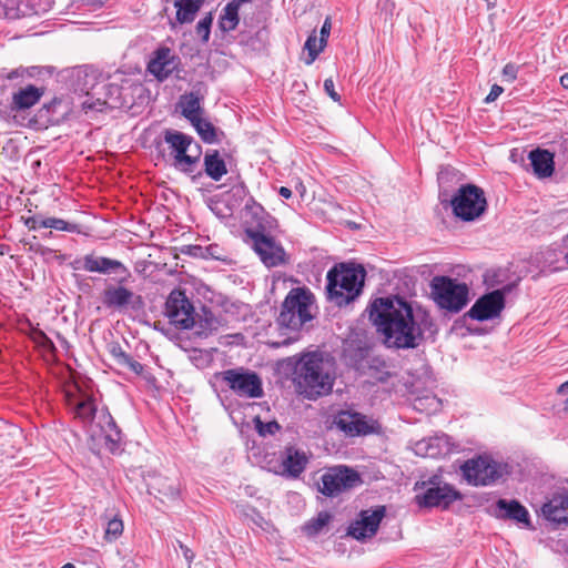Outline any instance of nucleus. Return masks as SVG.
I'll list each match as a JSON object with an SVG mask.
<instances>
[{
    "label": "nucleus",
    "mask_w": 568,
    "mask_h": 568,
    "mask_svg": "<svg viewBox=\"0 0 568 568\" xmlns=\"http://www.w3.org/2000/svg\"><path fill=\"white\" fill-rule=\"evenodd\" d=\"M194 306L181 290H173L165 302V315L170 323L181 329L192 328Z\"/></svg>",
    "instance_id": "f8f14e48"
},
{
    "label": "nucleus",
    "mask_w": 568,
    "mask_h": 568,
    "mask_svg": "<svg viewBox=\"0 0 568 568\" xmlns=\"http://www.w3.org/2000/svg\"><path fill=\"white\" fill-rule=\"evenodd\" d=\"M324 90L333 101L338 102L341 100V95L335 90L333 79L329 78L324 81Z\"/></svg>",
    "instance_id": "09e8293b"
},
{
    "label": "nucleus",
    "mask_w": 568,
    "mask_h": 568,
    "mask_svg": "<svg viewBox=\"0 0 568 568\" xmlns=\"http://www.w3.org/2000/svg\"><path fill=\"white\" fill-rule=\"evenodd\" d=\"M496 516L530 526V516L525 506L516 499H498L496 501Z\"/></svg>",
    "instance_id": "5701e85b"
},
{
    "label": "nucleus",
    "mask_w": 568,
    "mask_h": 568,
    "mask_svg": "<svg viewBox=\"0 0 568 568\" xmlns=\"http://www.w3.org/2000/svg\"><path fill=\"white\" fill-rule=\"evenodd\" d=\"M193 318L194 324H192V328L195 329V334L200 337H207L217 331L220 326V321L206 306H202L200 312H195Z\"/></svg>",
    "instance_id": "bb28decb"
},
{
    "label": "nucleus",
    "mask_w": 568,
    "mask_h": 568,
    "mask_svg": "<svg viewBox=\"0 0 568 568\" xmlns=\"http://www.w3.org/2000/svg\"><path fill=\"white\" fill-rule=\"evenodd\" d=\"M23 74H24V70L23 69H16V70H12L11 72H9L6 78L8 80H13V79L23 77Z\"/></svg>",
    "instance_id": "13d9d810"
},
{
    "label": "nucleus",
    "mask_w": 568,
    "mask_h": 568,
    "mask_svg": "<svg viewBox=\"0 0 568 568\" xmlns=\"http://www.w3.org/2000/svg\"><path fill=\"white\" fill-rule=\"evenodd\" d=\"M416 455L428 458H439L452 452L450 437L442 434L424 438L415 444Z\"/></svg>",
    "instance_id": "aec40b11"
},
{
    "label": "nucleus",
    "mask_w": 568,
    "mask_h": 568,
    "mask_svg": "<svg viewBox=\"0 0 568 568\" xmlns=\"http://www.w3.org/2000/svg\"><path fill=\"white\" fill-rule=\"evenodd\" d=\"M182 555L183 557L185 558L187 565H189V568L191 567V564L193 562L194 558H195V554L193 552L192 549H190L187 546L185 547H182Z\"/></svg>",
    "instance_id": "5fc2aeb1"
},
{
    "label": "nucleus",
    "mask_w": 568,
    "mask_h": 568,
    "mask_svg": "<svg viewBox=\"0 0 568 568\" xmlns=\"http://www.w3.org/2000/svg\"><path fill=\"white\" fill-rule=\"evenodd\" d=\"M277 229V220L251 197V240L275 233Z\"/></svg>",
    "instance_id": "a211bd4d"
},
{
    "label": "nucleus",
    "mask_w": 568,
    "mask_h": 568,
    "mask_svg": "<svg viewBox=\"0 0 568 568\" xmlns=\"http://www.w3.org/2000/svg\"><path fill=\"white\" fill-rule=\"evenodd\" d=\"M335 359L325 352L302 355L295 367L297 392L307 399H316L332 392L335 381Z\"/></svg>",
    "instance_id": "f03ea898"
},
{
    "label": "nucleus",
    "mask_w": 568,
    "mask_h": 568,
    "mask_svg": "<svg viewBox=\"0 0 568 568\" xmlns=\"http://www.w3.org/2000/svg\"><path fill=\"white\" fill-rule=\"evenodd\" d=\"M270 17V11L268 9L267 10H264L262 11L261 13V18L258 19V22H265L267 20V18Z\"/></svg>",
    "instance_id": "0e129e2a"
},
{
    "label": "nucleus",
    "mask_w": 568,
    "mask_h": 568,
    "mask_svg": "<svg viewBox=\"0 0 568 568\" xmlns=\"http://www.w3.org/2000/svg\"><path fill=\"white\" fill-rule=\"evenodd\" d=\"M123 366L128 367L136 375L142 374L144 369V366L140 362L133 359L131 356H129L128 361L123 363Z\"/></svg>",
    "instance_id": "8fccbe9b"
},
{
    "label": "nucleus",
    "mask_w": 568,
    "mask_h": 568,
    "mask_svg": "<svg viewBox=\"0 0 568 568\" xmlns=\"http://www.w3.org/2000/svg\"><path fill=\"white\" fill-rule=\"evenodd\" d=\"M460 471L469 485L489 486L503 477L505 467L488 456H477L466 460Z\"/></svg>",
    "instance_id": "6e6552de"
},
{
    "label": "nucleus",
    "mask_w": 568,
    "mask_h": 568,
    "mask_svg": "<svg viewBox=\"0 0 568 568\" xmlns=\"http://www.w3.org/2000/svg\"><path fill=\"white\" fill-rule=\"evenodd\" d=\"M372 363H377L378 365H369V371H374V373H371V375L379 383L387 382L390 377V374L389 372L385 371L386 364L378 361L377 358L372 359Z\"/></svg>",
    "instance_id": "79ce46f5"
},
{
    "label": "nucleus",
    "mask_w": 568,
    "mask_h": 568,
    "mask_svg": "<svg viewBox=\"0 0 568 568\" xmlns=\"http://www.w3.org/2000/svg\"><path fill=\"white\" fill-rule=\"evenodd\" d=\"M178 67L176 58L171 50L162 47L154 52V57L148 63V71L158 80H165Z\"/></svg>",
    "instance_id": "412c9836"
},
{
    "label": "nucleus",
    "mask_w": 568,
    "mask_h": 568,
    "mask_svg": "<svg viewBox=\"0 0 568 568\" xmlns=\"http://www.w3.org/2000/svg\"><path fill=\"white\" fill-rule=\"evenodd\" d=\"M560 84L565 88V89H568V72L562 74L560 77Z\"/></svg>",
    "instance_id": "e2e57ef3"
},
{
    "label": "nucleus",
    "mask_w": 568,
    "mask_h": 568,
    "mask_svg": "<svg viewBox=\"0 0 568 568\" xmlns=\"http://www.w3.org/2000/svg\"><path fill=\"white\" fill-rule=\"evenodd\" d=\"M308 456L304 450L288 446L281 456V475L287 478H297L305 470Z\"/></svg>",
    "instance_id": "6ab92c4d"
},
{
    "label": "nucleus",
    "mask_w": 568,
    "mask_h": 568,
    "mask_svg": "<svg viewBox=\"0 0 568 568\" xmlns=\"http://www.w3.org/2000/svg\"><path fill=\"white\" fill-rule=\"evenodd\" d=\"M243 239L244 241H248V226H244L243 229Z\"/></svg>",
    "instance_id": "69168bd1"
},
{
    "label": "nucleus",
    "mask_w": 568,
    "mask_h": 568,
    "mask_svg": "<svg viewBox=\"0 0 568 568\" xmlns=\"http://www.w3.org/2000/svg\"><path fill=\"white\" fill-rule=\"evenodd\" d=\"M204 1L205 0H174L176 20L180 23L192 22Z\"/></svg>",
    "instance_id": "2f4dec72"
},
{
    "label": "nucleus",
    "mask_w": 568,
    "mask_h": 568,
    "mask_svg": "<svg viewBox=\"0 0 568 568\" xmlns=\"http://www.w3.org/2000/svg\"><path fill=\"white\" fill-rule=\"evenodd\" d=\"M542 516L558 525H568V491L557 493L541 506Z\"/></svg>",
    "instance_id": "4be33fe9"
},
{
    "label": "nucleus",
    "mask_w": 568,
    "mask_h": 568,
    "mask_svg": "<svg viewBox=\"0 0 568 568\" xmlns=\"http://www.w3.org/2000/svg\"><path fill=\"white\" fill-rule=\"evenodd\" d=\"M189 253L194 257H202L204 256V246L201 245H192L189 247Z\"/></svg>",
    "instance_id": "6e6d98bb"
},
{
    "label": "nucleus",
    "mask_w": 568,
    "mask_h": 568,
    "mask_svg": "<svg viewBox=\"0 0 568 568\" xmlns=\"http://www.w3.org/2000/svg\"><path fill=\"white\" fill-rule=\"evenodd\" d=\"M148 491L162 501L165 499L174 500L179 496L176 481L163 476L151 477L148 483Z\"/></svg>",
    "instance_id": "a878e982"
},
{
    "label": "nucleus",
    "mask_w": 568,
    "mask_h": 568,
    "mask_svg": "<svg viewBox=\"0 0 568 568\" xmlns=\"http://www.w3.org/2000/svg\"><path fill=\"white\" fill-rule=\"evenodd\" d=\"M369 318L383 344L393 349L419 347L425 332L433 326V318L425 308L399 296L375 298L369 306Z\"/></svg>",
    "instance_id": "f257e3e1"
},
{
    "label": "nucleus",
    "mask_w": 568,
    "mask_h": 568,
    "mask_svg": "<svg viewBox=\"0 0 568 568\" xmlns=\"http://www.w3.org/2000/svg\"><path fill=\"white\" fill-rule=\"evenodd\" d=\"M40 227L54 229L58 231H67L71 233H81L80 225L75 223H69L62 219L47 217L40 221Z\"/></svg>",
    "instance_id": "c9c22d12"
},
{
    "label": "nucleus",
    "mask_w": 568,
    "mask_h": 568,
    "mask_svg": "<svg viewBox=\"0 0 568 568\" xmlns=\"http://www.w3.org/2000/svg\"><path fill=\"white\" fill-rule=\"evenodd\" d=\"M423 494L416 495V501L424 507H439L447 509L454 501L462 499V494L449 484H434Z\"/></svg>",
    "instance_id": "4468645a"
},
{
    "label": "nucleus",
    "mask_w": 568,
    "mask_h": 568,
    "mask_svg": "<svg viewBox=\"0 0 568 568\" xmlns=\"http://www.w3.org/2000/svg\"><path fill=\"white\" fill-rule=\"evenodd\" d=\"M71 405L77 418H80L84 423L92 422L95 416L97 407L91 398L78 399Z\"/></svg>",
    "instance_id": "473e14b6"
},
{
    "label": "nucleus",
    "mask_w": 568,
    "mask_h": 568,
    "mask_svg": "<svg viewBox=\"0 0 568 568\" xmlns=\"http://www.w3.org/2000/svg\"><path fill=\"white\" fill-rule=\"evenodd\" d=\"M251 241L253 242V250L266 267H275L286 262L285 250L275 240L274 233L260 235Z\"/></svg>",
    "instance_id": "f3484780"
},
{
    "label": "nucleus",
    "mask_w": 568,
    "mask_h": 568,
    "mask_svg": "<svg viewBox=\"0 0 568 568\" xmlns=\"http://www.w3.org/2000/svg\"><path fill=\"white\" fill-rule=\"evenodd\" d=\"M75 270H83L90 273H100L104 275L119 274L118 278L120 284L128 282L131 277L129 268L119 260H113L105 256H99L95 254H87L74 261Z\"/></svg>",
    "instance_id": "9b49d317"
},
{
    "label": "nucleus",
    "mask_w": 568,
    "mask_h": 568,
    "mask_svg": "<svg viewBox=\"0 0 568 568\" xmlns=\"http://www.w3.org/2000/svg\"><path fill=\"white\" fill-rule=\"evenodd\" d=\"M42 219L39 217V216H29L24 220V225L29 229V230H36L37 227H40V221Z\"/></svg>",
    "instance_id": "864d4df0"
},
{
    "label": "nucleus",
    "mask_w": 568,
    "mask_h": 568,
    "mask_svg": "<svg viewBox=\"0 0 568 568\" xmlns=\"http://www.w3.org/2000/svg\"><path fill=\"white\" fill-rule=\"evenodd\" d=\"M109 284L105 286L101 294L102 304L110 310H116L120 312L132 310L139 311L143 307V298L141 295L135 294L130 288L123 285Z\"/></svg>",
    "instance_id": "ddd939ff"
},
{
    "label": "nucleus",
    "mask_w": 568,
    "mask_h": 568,
    "mask_svg": "<svg viewBox=\"0 0 568 568\" xmlns=\"http://www.w3.org/2000/svg\"><path fill=\"white\" fill-rule=\"evenodd\" d=\"M191 123L205 143L217 141L216 129L210 121L200 116Z\"/></svg>",
    "instance_id": "f704fd0d"
},
{
    "label": "nucleus",
    "mask_w": 568,
    "mask_h": 568,
    "mask_svg": "<svg viewBox=\"0 0 568 568\" xmlns=\"http://www.w3.org/2000/svg\"><path fill=\"white\" fill-rule=\"evenodd\" d=\"M267 36V31L265 29V27L263 26L257 32H256V37L260 39V40H264Z\"/></svg>",
    "instance_id": "052dcab7"
},
{
    "label": "nucleus",
    "mask_w": 568,
    "mask_h": 568,
    "mask_svg": "<svg viewBox=\"0 0 568 568\" xmlns=\"http://www.w3.org/2000/svg\"><path fill=\"white\" fill-rule=\"evenodd\" d=\"M204 171L214 181H220L227 173L224 160L219 151L206 152L204 155Z\"/></svg>",
    "instance_id": "7c9ffc66"
},
{
    "label": "nucleus",
    "mask_w": 568,
    "mask_h": 568,
    "mask_svg": "<svg viewBox=\"0 0 568 568\" xmlns=\"http://www.w3.org/2000/svg\"><path fill=\"white\" fill-rule=\"evenodd\" d=\"M430 294L443 310L459 312L468 302V286L448 276H435L430 282Z\"/></svg>",
    "instance_id": "423d86ee"
},
{
    "label": "nucleus",
    "mask_w": 568,
    "mask_h": 568,
    "mask_svg": "<svg viewBox=\"0 0 568 568\" xmlns=\"http://www.w3.org/2000/svg\"><path fill=\"white\" fill-rule=\"evenodd\" d=\"M361 483L362 479L357 471L346 466H337L329 468L321 476L318 490L327 497H333Z\"/></svg>",
    "instance_id": "9d476101"
},
{
    "label": "nucleus",
    "mask_w": 568,
    "mask_h": 568,
    "mask_svg": "<svg viewBox=\"0 0 568 568\" xmlns=\"http://www.w3.org/2000/svg\"><path fill=\"white\" fill-rule=\"evenodd\" d=\"M329 32H331V20H329V18H326V20L324 21V23H323V26L321 28V37H320V39H321V43L322 44L326 45Z\"/></svg>",
    "instance_id": "603ef678"
},
{
    "label": "nucleus",
    "mask_w": 568,
    "mask_h": 568,
    "mask_svg": "<svg viewBox=\"0 0 568 568\" xmlns=\"http://www.w3.org/2000/svg\"><path fill=\"white\" fill-rule=\"evenodd\" d=\"M104 519L106 521L104 539L109 542H112L123 534V521L118 515L112 514H105Z\"/></svg>",
    "instance_id": "72a5a7b5"
},
{
    "label": "nucleus",
    "mask_w": 568,
    "mask_h": 568,
    "mask_svg": "<svg viewBox=\"0 0 568 568\" xmlns=\"http://www.w3.org/2000/svg\"><path fill=\"white\" fill-rule=\"evenodd\" d=\"M365 275L363 266H334L326 276L327 298L339 307L352 303L362 293Z\"/></svg>",
    "instance_id": "7ed1b4c3"
},
{
    "label": "nucleus",
    "mask_w": 568,
    "mask_h": 568,
    "mask_svg": "<svg viewBox=\"0 0 568 568\" xmlns=\"http://www.w3.org/2000/svg\"><path fill=\"white\" fill-rule=\"evenodd\" d=\"M212 21L213 18L212 14L210 13L206 17L202 18L196 24V33L199 37L202 38L204 42H206L210 39Z\"/></svg>",
    "instance_id": "37998d69"
},
{
    "label": "nucleus",
    "mask_w": 568,
    "mask_h": 568,
    "mask_svg": "<svg viewBox=\"0 0 568 568\" xmlns=\"http://www.w3.org/2000/svg\"><path fill=\"white\" fill-rule=\"evenodd\" d=\"M263 395L262 381L258 375L251 372V398H258Z\"/></svg>",
    "instance_id": "c03bdc74"
},
{
    "label": "nucleus",
    "mask_w": 568,
    "mask_h": 568,
    "mask_svg": "<svg viewBox=\"0 0 568 568\" xmlns=\"http://www.w3.org/2000/svg\"><path fill=\"white\" fill-rule=\"evenodd\" d=\"M324 48L325 44L321 43V39L317 40L315 31L310 34L304 44V49L308 52V59L305 61L306 64H312Z\"/></svg>",
    "instance_id": "ea45409f"
},
{
    "label": "nucleus",
    "mask_w": 568,
    "mask_h": 568,
    "mask_svg": "<svg viewBox=\"0 0 568 568\" xmlns=\"http://www.w3.org/2000/svg\"><path fill=\"white\" fill-rule=\"evenodd\" d=\"M230 418L233 424L240 429L242 435H245L248 432V424L246 422L245 406L236 405L233 406L230 410Z\"/></svg>",
    "instance_id": "58836bf2"
},
{
    "label": "nucleus",
    "mask_w": 568,
    "mask_h": 568,
    "mask_svg": "<svg viewBox=\"0 0 568 568\" xmlns=\"http://www.w3.org/2000/svg\"><path fill=\"white\" fill-rule=\"evenodd\" d=\"M253 423L255 425V429L256 432L258 433V435L261 437H267V436H273L275 435L281 426L278 425L277 422L275 420H271V422H267V423H263L261 417L258 415H255L253 417Z\"/></svg>",
    "instance_id": "a19ab883"
},
{
    "label": "nucleus",
    "mask_w": 568,
    "mask_h": 568,
    "mask_svg": "<svg viewBox=\"0 0 568 568\" xmlns=\"http://www.w3.org/2000/svg\"><path fill=\"white\" fill-rule=\"evenodd\" d=\"M101 418L103 420L101 428L104 434L105 445L110 452L114 453L122 440V433L110 414H104Z\"/></svg>",
    "instance_id": "c756f323"
},
{
    "label": "nucleus",
    "mask_w": 568,
    "mask_h": 568,
    "mask_svg": "<svg viewBox=\"0 0 568 568\" xmlns=\"http://www.w3.org/2000/svg\"><path fill=\"white\" fill-rule=\"evenodd\" d=\"M331 518V514L327 511H321L316 517L305 523L303 529L308 536H315L321 532L326 525H328Z\"/></svg>",
    "instance_id": "e433bc0d"
},
{
    "label": "nucleus",
    "mask_w": 568,
    "mask_h": 568,
    "mask_svg": "<svg viewBox=\"0 0 568 568\" xmlns=\"http://www.w3.org/2000/svg\"><path fill=\"white\" fill-rule=\"evenodd\" d=\"M557 393H558V394H566V393H568V381H567V382H565V383H562V384L558 387Z\"/></svg>",
    "instance_id": "680f3d73"
},
{
    "label": "nucleus",
    "mask_w": 568,
    "mask_h": 568,
    "mask_svg": "<svg viewBox=\"0 0 568 568\" xmlns=\"http://www.w3.org/2000/svg\"><path fill=\"white\" fill-rule=\"evenodd\" d=\"M42 95L43 89L38 88L33 84H29L26 88H20L12 94L10 109L14 112L28 110L36 105L40 101Z\"/></svg>",
    "instance_id": "393cba45"
},
{
    "label": "nucleus",
    "mask_w": 568,
    "mask_h": 568,
    "mask_svg": "<svg viewBox=\"0 0 568 568\" xmlns=\"http://www.w3.org/2000/svg\"><path fill=\"white\" fill-rule=\"evenodd\" d=\"M223 250L217 244L204 246L203 258L223 260Z\"/></svg>",
    "instance_id": "49530a36"
},
{
    "label": "nucleus",
    "mask_w": 568,
    "mask_h": 568,
    "mask_svg": "<svg viewBox=\"0 0 568 568\" xmlns=\"http://www.w3.org/2000/svg\"><path fill=\"white\" fill-rule=\"evenodd\" d=\"M518 73V67L513 63H507L503 69L504 80L507 82H513L516 80Z\"/></svg>",
    "instance_id": "de8ad7c7"
},
{
    "label": "nucleus",
    "mask_w": 568,
    "mask_h": 568,
    "mask_svg": "<svg viewBox=\"0 0 568 568\" xmlns=\"http://www.w3.org/2000/svg\"><path fill=\"white\" fill-rule=\"evenodd\" d=\"M504 307L505 294L503 291L496 290L479 297L467 312V316L484 322L498 317Z\"/></svg>",
    "instance_id": "dca6fc26"
},
{
    "label": "nucleus",
    "mask_w": 568,
    "mask_h": 568,
    "mask_svg": "<svg viewBox=\"0 0 568 568\" xmlns=\"http://www.w3.org/2000/svg\"><path fill=\"white\" fill-rule=\"evenodd\" d=\"M278 194L284 199H290L292 196V191L286 186H281Z\"/></svg>",
    "instance_id": "bf43d9fd"
},
{
    "label": "nucleus",
    "mask_w": 568,
    "mask_h": 568,
    "mask_svg": "<svg viewBox=\"0 0 568 568\" xmlns=\"http://www.w3.org/2000/svg\"><path fill=\"white\" fill-rule=\"evenodd\" d=\"M503 91H504V89L500 85L494 84L490 89V92L485 98V102L486 103L494 102L503 93Z\"/></svg>",
    "instance_id": "3c124183"
},
{
    "label": "nucleus",
    "mask_w": 568,
    "mask_h": 568,
    "mask_svg": "<svg viewBox=\"0 0 568 568\" xmlns=\"http://www.w3.org/2000/svg\"><path fill=\"white\" fill-rule=\"evenodd\" d=\"M333 424L346 436L357 437L381 434L383 428L377 419L354 409H342L334 416Z\"/></svg>",
    "instance_id": "1a4fd4ad"
},
{
    "label": "nucleus",
    "mask_w": 568,
    "mask_h": 568,
    "mask_svg": "<svg viewBox=\"0 0 568 568\" xmlns=\"http://www.w3.org/2000/svg\"><path fill=\"white\" fill-rule=\"evenodd\" d=\"M528 158L538 178H548L554 173V155L548 150H532Z\"/></svg>",
    "instance_id": "cd10ccee"
},
{
    "label": "nucleus",
    "mask_w": 568,
    "mask_h": 568,
    "mask_svg": "<svg viewBox=\"0 0 568 568\" xmlns=\"http://www.w3.org/2000/svg\"><path fill=\"white\" fill-rule=\"evenodd\" d=\"M454 214L466 222L478 219L487 207L481 187L475 184L462 185L450 201Z\"/></svg>",
    "instance_id": "0eeeda50"
},
{
    "label": "nucleus",
    "mask_w": 568,
    "mask_h": 568,
    "mask_svg": "<svg viewBox=\"0 0 568 568\" xmlns=\"http://www.w3.org/2000/svg\"><path fill=\"white\" fill-rule=\"evenodd\" d=\"M61 568H75L74 565L68 562L65 565H63Z\"/></svg>",
    "instance_id": "338daca9"
},
{
    "label": "nucleus",
    "mask_w": 568,
    "mask_h": 568,
    "mask_svg": "<svg viewBox=\"0 0 568 568\" xmlns=\"http://www.w3.org/2000/svg\"><path fill=\"white\" fill-rule=\"evenodd\" d=\"M246 2H248V0H232L224 7L222 13L220 14V19H219V27L222 31L229 32V31L234 30L237 27L239 21H240V18H239L240 7Z\"/></svg>",
    "instance_id": "c85d7f7f"
},
{
    "label": "nucleus",
    "mask_w": 568,
    "mask_h": 568,
    "mask_svg": "<svg viewBox=\"0 0 568 568\" xmlns=\"http://www.w3.org/2000/svg\"><path fill=\"white\" fill-rule=\"evenodd\" d=\"M263 307L265 308L263 311V313L266 314V317L263 320V323H262L261 327H266V326L271 325L272 307L270 305H265Z\"/></svg>",
    "instance_id": "4d7b16f0"
},
{
    "label": "nucleus",
    "mask_w": 568,
    "mask_h": 568,
    "mask_svg": "<svg viewBox=\"0 0 568 568\" xmlns=\"http://www.w3.org/2000/svg\"><path fill=\"white\" fill-rule=\"evenodd\" d=\"M565 410L568 412V398L565 400Z\"/></svg>",
    "instance_id": "774afa93"
},
{
    "label": "nucleus",
    "mask_w": 568,
    "mask_h": 568,
    "mask_svg": "<svg viewBox=\"0 0 568 568\" xmlns=\"http://www.w3.org/2000/svg\"><path fill=\"white\" fill-rule=\"evenodd\" d=\"M110 354L113 357V359L116 362V364H119L121 366H123V363L125 361H128V357L130 356L122 349V347L119 344L111 345Z\"/></svg>",
    "instance_id": "a18cd8bd"
},
{
    "label": "nucleus",
    "mask_w": 568,
    "mask_h": 568,
    "mask_svg": "<svg viewBox=\"0 0 568 568\" xmlns=\"http://www.w3.org/2000/svg\"><path fill=\"white\" fill-rule=\"evenodd\" d=\"M313 304L314 295L308 288H292L282 303L277 317L278 325L291 331L301 329L313 318Z\"/></svg>",
    "instance_id": "20e7f679"
},
{
    "label": "nucleus",
    "mask_w": 568,
    "mask_h": 568,
    "mask_svg": "<svg viewBox=\"0 0 568 568\" xmlns=\"http://www.w3.org/2000/svg\"><path fill=\"white\" fill-rule=\"evenodd\" d=\"M200 100L197 97L190 94L185 97V101L183 102L182 114L190 122H194L195 119L200 118Z\"/></svg>",
    "instance_id": "4c0bfd02"
},
{
    "label": "nucleus",
    "mask_w": 568,
    "mask_h": 568,
    "mask_svg": "<svg viewBox=\"0 0 568 568\" xmlns=\"http://www.w3.org/2000/svg\"><path fill=\"white\" fill-rule=\"evenodd\" d=\"M215 376L239 396L248 397V372L243 368H232L220 372Z\"/></svg>",
    "instance_id": "b1692460"
},
{
    "label": "nucleus",
    "mask_w": 568,
    "mask_h": 568,
    "mask_svg": "<svg viewBox=\"0 0 568 568\" xmlns=\"http://www.w3.org/2000/svg\"><path fill=\"white\" fill-rule=\"evenodd\" d=\"M163 140L168 145L172 166L185 174L193 173L201 159L200 144L191 135L173 129L163 131Z\"/></svg>",
    "instance_id": "39448f33"
},
{
    "label": "nucleus",
    "mask_w": 568,
    "mask_h": 568,
    "mask_svg": "<svg viewBox=\"0 0 568 568\" xmlns=\"http://www.w3.org/2000/svg\"><path fill=\"white\" fill-rule=\"evenodd\" d=\"M385 507L378 506L375 509L362 510L358 518L351 523L347 528V535L356 540H364L376 535L382 519L385 516Z\"/></svg>",
    "instance_id": "2eb2a0df"
}]
</instances>
